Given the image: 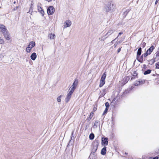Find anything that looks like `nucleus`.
I'll return each mask as SVG.
<instances>
[{
  "mask_svg": "<svg viewBox=\"0 0 159 159\" xmlns=\"http://www.w3.org/2000/svg\"><path fill=\"white\" fill-rule=\"evenodd\" d=\"M116 6L111 1L109 2L104 5L103 11L106 13L113 11Z\"/></svg>",
  "mask_w": 159,
  "mask_h": 159,
  "instance_id": "nucleus-1",
  "label": "nucleus"
},
{
  "mask_svg": "<svg viewBox=\"0 0 159 159\" xmlns=\"http://www.w3.org/2000/svg\"><path fill=\"white\" fill-rule=\"evenodd\" d=\"M0 31L4 35V38L7 40L10 39L11 38L8 31L5 26L0 24Z\"/></svg>",
  "mask_w": 159,
  "mask_h": 159,
  "instance_id": "nucleus-2",
  "label": "nucleus"
},
{
  "mask_svg": "<svg viewBox=\"0 0 159 159\" xmlns=\"http://www.w3.org/2000/svg\"><path fill=\"white\" fill-rule=\"evenodd\" d=\"M78 80L76 79H75L72 85L71 86L69 90L70 89V91L74 92L78 85Z\"/></svg>",
  "mask_w": 159,
  "mask_h": 159,
  "instance_id": "nucleus-3",
  "label": "nucleus"
},
{
  "mask_svg": "<svg viewBox=\"0 0 159 159\" xmlns=\"http://www.w3.org/2000/svg\"><path fill=\"white\" fill-rule=\"evenodd\" d=\"M35 43L32 41L30 43L28 47L26 48V51L27 52L29 53L31 51V49L35 46Z\"/></svg>",
  "mask_w": 159,
  "mask_h": 159,
  "instance_id": "nucleus-4",
  "label": "nucleus"
},
{
  "mask_svg": "<svg viewBox=\"0 0 159 159\" xmlns=\"http://www.w3.org/2000/svg\"><path fill=\"white\" fill-rule=\"evenodd\" d=\"M99 141L98 140H96L94 142V143L93 144V148L92 149V151L94 153L95 152L97 151L98 146L99 144Z\"/></svg>",
  "mask_w": 159,
  "mask_h": 159,
  "instance_id": "nucleus-5",
  "label": "nucleus"
},
{
  "mask_svg": "<svg viewBox=\"0 0 159 159\" xmlns=\"http://www.w3.org/2000/svg\"><path fill=\"white\" fill-rule=\"evenodd\" d=\"M55 11L54 7L52 6H50L47 9V11L49 15H51L53 14Z\"/></svg>",
  "mask_w": 159,
  "mask_h": 159,
  "instance_id": "nucleus-6",
  "label": "nucleus"
},
{
  "mask_svg": "<svg viewBox=\"0 0 159 159\" xmlns=\"http://www.w3.org/2000/svg\"><path fill=\"white\" fill-rule=\"evenodd\" d=\"M73 93V92L70 91L69 93H68L65 99V101L66 103H67L69 101L71 97V96Z\"/></svg>",
  "mask_w": 159,
  "mask_h": 159,
  "instance_id": "nucleus-7",
  "label": "nucleus"
},
{
  "mask_svg": "<svg viewBox=\"0 0 159 159\" xmlns=\"http://www.w3.org/2000/svg\"><path fill=\"white\" fill-rule=\"evenodd\" d=\"M102 143L103 145H107L108 143V138L103 137L102 139Z\"/></svg>",
  "mask_w": 159,
  "mask_h": 159,
  "instance_id": "nucleus-8",
  "label": "nucleus"
},
{
  "mask_svg": "<svg viewBox=\"0 0 159 159\" xmlns=\"http://www.w3.org/2000/svg\"><path fill=\"white\" fill-rule=\"evenodd\" d=\"M71 21L69 20H67L65 22V24H66L64 26V28L70 27L71 25Z\"/></svg>",
  "mask_w": 159,
  "mask_h": 159,
  "instance_id": "nucleus-9",
  "label": "nucleus"
},
{
  "mask_svg": "<svg viewBox=\"0 0 159 159\" xmlns=\"http://www.w3.org/2000/svg\"><path fill=\"white\" fill-rule=\"evenodd\" d=\"M154 49L153 45H152L147 51V52L150 55Z\"/></svg>",
  "mask_w": 159,
  "mask_h": 159,
  "instance_id": "nucleus-10",
  "label": "nucleus"
},
{
  "mask_svg": "<svg viewBox=\"0 0 159 159\" xmlns=\"http://www.w3.org/2000/svg\"><path fill=\"white\" fill-rule=\"evenodd\" d=\"M38 9L39 11L41 13L42 15V16H43L44 15V11L42 9L41 7L38 6Z\"/></svg>",
  "mask_w": 159,
  "mask_h": 159,
  "instance_id": "nucleus-11",
  "label": "nucleus"
},
{
  "mask_svg": "<svg viewBox=\"0 0 159 159\" xmlns=\"http://www.w3.org/2000/svg\"><path fill=\"white\" fill-rule=\"evenodd\" d=\"M114 31V30H113L111 29L109 30L105 35V36H107L106 37H108L111 34H112Z\"/></svg>",
  "mask_w": 159,
  "mask_h": 159,
  "instance_id": "nucleus-12",
  "label": "nucleus"
},
{
  "mask_svg": "<svg viewBox=\"0 0 159 159\" xmlns=\"http://www.w3.org/2000/svg\"><path fill=\"white\" fill-rule=\"evenodd\" d=\"M141 52H142V48H139L137 52V58H139V56L141 54Z\"/></svg>",
  "mask_w": 159,
  "mask_h": 159,
  "instance_id": "nucleus-13",
  "label": "nucleus"
},
{
  "mask_svg": "<svg viewBox=\"0 0 159 159\" xmlns=\"http://www.w3.org/2000/svg\"><path fill=\"white\" fill-rule=\"evenodd\" d=\"M36 57L37 55L35 52L32 53L30 56L31 59L33 61H34L35 60Z\"/></svg>",
  "mask_w": 159,
  "mask_h": 159,
  "instance_id": "nucleus-14",
  "label": "nucleus"
},
{
  "mask_svg": "<svg viewBox=\"0 0 159 159\" xmlns=\"http://www.w3.org/2000/svg\"><path fill=\"white\" fill-rule=\"evenodd\" d=\"M106 148L107 147L104 146L103 148L102 149L101 151V154L103 155H105L106 152Z\"/></svg>",
  "mask_w": 159,
  "mask_h": 159,
  "instance_id": "nucleus-15",
  "label": "nucleus"
},
{
  "mask_svg": "<svg viewBox=\"0 0 159 159\" xmlns=\"http://www.w3.org/2000/svg\"><path fill=\"white\" fill-rule=\"evenodd\" d=\"M137 74L136 73L135 71H134L133 74V75L131 78V80H132L135 79L137 76Z\"/></svg>",
  "mask_w": 159,
  "mask_h": 159,
  "instance_id": "nucleus-16",
  "label": "nucleus"
},
{
  "mask_svg": "<svg viewBox=\"0 0 159 159\" xmlns=\"http://www.w3.org/2000/svg\"><path fill=\"white\" fill-rule=\"evenodd\" d=\"M93 115V112H91L90 114L89 117L87 118V120L88 121H89L91 119Z\"/></svg>",
  "mask_w": 159,
  "mask_h": 159,
  "instance_id": "nucleus-17",
  "label": "nucleus"
},
{
  "mask_svg": "<svg viewBox=\"0 0 159 159\" xmlns=\"http://www.w3.org/2000/svg\"><path fill=\"white\" fill-rule=\"evenodd\" d=\"M143 56L142 55V56L140 57H139V58H137V59L139 61V62H140L141 63H142L143 61Z\"/></svg>",
  "mask_w": 159,
  "mask_h": 159,
  "instance_id": "nucleus-18",
  "label": "nucleus"
},
{
  "mask_svg": "<svg viewBox=\"0 0 159 159\" xmlns=\"http://www.w3.org/2000/svg\"><path fill=\"white\" fill-rule=\"evenodd\" d=\"M156 59V58H154V59H152L149 60V64L150 65L153 64L155 61V59Z\"/></svg>",
  "mask_w": 159,
  "mask_h": 159,
  "instance_id": "nucleus-19",
  "label": "nucleus"
},
{
  "mask_svg": "<svg viewBox=\"0 0 159 159\" xmlns=\"http://www.w3.org/2000/svg\"><path fill=\"white\" fill-rule=\"evenodd\" d=\"M144 82V81L143 80H142L141 81H139L138 82V83H135V85L136 86H138L139 85H140L141 84H142Z\"/></svg>",
  "mask_w": 159,
  "mask_h": 159,
  "instance_id": "nucleus-20",
  "label": "nucleus"
},
{
  "mask_svg": "<svg viewBox=\"0 0 159 159\" xmlns=\"http://www.w3.org/2000/svg\"><path fill=\"white\" fill-rule=\"evenodd\" d=\"M55 36V35L54 34L51 33L50 35H49V38L51 39H53Z\"/></svg>",
  "mask_w": 159,
  "mask_h": 159,
  "instance_id": "nucleus-21",
  "label": "nucleus"
},
{
  "mask_svg": "<svg viewBox=\"0 0 159 159\" xmlns=\"http://www.w3.org/2000/svg\"><path fill=\"white\" fill-rule=\"evenodd\" d=\"M151 72V70H150V69L148 70H147L144 71V75H146L149 74Z\"/></svg>",
  "mask_w": 159,
  "mask_h": 159,
  "instance_id": "nucleus-22",
  "label": "nucleus"
},
{
  "mask_svg": "<svg viewBox=\"0 0 159 159\" xmlns=\"http://www.w3.org/2000/svg\"><path fill=\"white\" fill-rule=\"evenodd\" d=\"M94 135L93 133H91L89 136V138L90 140H93L94 139Z\"/></svg>",
  "mask_w": 159,
  "mask_h": 159,
  "instance_id": "nucleus-23",
  "label": "nucleus"
},
{
  "mask_svg": "<svg viewBox=\"0 0 159 159\" xmlns=\"http://www.w3.org/2000/svg\"><path fill=\"white\" fill-rule=\"evenodd\" d=\"M105 81H100V84L99 86L100 87H102L104 85V84H105Z\"/></svg>",
  "mask_w": 159,
  "mask_h": 159,
  "instance_id": "nucleus-24",
  "label": "nucleus"
},
{
  "mask_svg": "<svg viewBox=\"0 0 159 159\" xmlns=\"http://www.w3.org/2000/svg\"><path fill=\"white\" fill-rule=\"evenodd\" d=\"M108 109V108H106L104 111L103 114H102V116H104V115H105L107 113V111Z\"/></svg>",
  "mask_w": 159,
  "mask_h": 159,
  "instance_id": "nucleus-25",
  "label": "nucleus"
},
{
  "mask_svg": "<svg viewBox=\"0 0 159 159\" xmlns=\"http://www.w3.org/2000/svg\"><path fill=\"white\" fill-rule=\"evenodd\" d=\"M149 55V54L148 53H147V52H146L144 54H142V55H143V57H147Z\"/></svg>",
  "mask_w": 159,
  "mask_h": 159,
  "instance_id": "nucleus-26",
  "label": "nucleus"
},
{
  "mask_svg": "<svg viewBox=\"0 0 159 159\" xmlns=\"http://www.w3.org/2000/svg\"><path fill=\"white\" fill-rule=\"evenodd\" d=\"M99 122V121L98 120L96 121L94 123L93 126L96 127L98 125V124Z\"/></svg>",
  "mask_w": 159,
  "mask_h": 159,
  "instance_id": "nucleus-27",
  "label": "nucleus"
},
{
  "mask_svg": "<svg viewBox=\"0 0 159 159\" xmlns=\"http://www.w3.org/2000/svg\"><path fill=\"white\" fill-rule=\"evenodd\" d=\"M116 101H115V99H114L111 102V104L112 105H113V106H114V105H115V104H116Z\"/></svg>",
  "mask_w": 159,
  "mask_h": 159,
  "instance_id": "nucleus-28",
  "label": "nucleus"
},
{
  "mask_svg": "<svg viewBox=\"0 0 159 159\" xmlns=\"http://www.w3.org/2000/svg\"><path fill=\"white\" fill-rule=\"evenodd\" d=\"M61 96L60 95L59 97L57 98V100L58 102H60L61 101Z\"/></svg>",
  "mask_w": 159,
  "mask_h": 159,
  "instance_id": "nucleus-29",
  "label": "nucleus"
},
{
  "mask_svg": "<svg viewBox=\"0 0 159 159\" xmlns=\"http://www.w3.org/2000/svg\"><path fill=\"white\" fill-rule=\"evenodd\" d=\"M123 34V32H120L119 33V35H118V36L115 39L113 40H112V41H111V43H113V42L115 41V40L120 35L122 34Z\"/></svg>",
  "mask_w": 159,
  "mask_h": 159,
  "instance_id": "nucleus-30",
  "label": "nucleus"
},
{
  "mask_svg": "<svg viewBox=\"0 0 159 159\" xmlns=\"http://www.w3.org/2000/svg\"><path fill=\"white\" fill-rule=\"evenodd\" d=\"M109 103L108 102H106V103H105V106L106 107V108H109Z\"/></svg>",
  "mask_w": 159,
  "mask_h": 159,
  "instance_id": "nucleus-31",
  "label": "nucleus"
},
{
  "mask_svg": "<svg viewBox=\"0 0 159 159\" xmlns=\"http://www.w3.org/2000/svg\"><path fill=\"white\" fill-rule=\"evenodd\" d=\"M156 68L157 69H159V62L156 64Z\"/></svg>",
  "mask_w": 159,
  "mask_h": 159,
  "instance_id": "nucleus-32",
  "label": "nucleus"
},
{
  "mask_svg": "<svg viewBox=\"0 0 159 159\" xmlns=\"http://www.w3.org/2000/svg\"><path fill=\"white\" fill-rule=\"evenodd\" d=\"M155 56H156V58L157 57H159V51H157L156 53H155Z\"/></svg>",
  "mask_w": 159,
  "mask_h": 159,
  "instance_id": "nucleus-33",
  "label": "nucleus"
},
{
  "mask_svg": "<svg viewBox=\"0 0 159 159\" xmlns=\"http://www.w3.org/2000/svg\"><path fill=\"white\" fill-rule=\"evenodd\" d=\"M4 40L3 39H1V37H0V43L2 44L4 43Z\"/></svg>",
  "mask_w": 159,
  "mask_h": 159,
  "instance_id": "nucleus-34",
  "label": "nucleus"
},
{
  "mask_svg": "<svg viewBox=\"0 0 159 159\" xmlns=\"http://www.w3.org/2000/svg\"><path fill=\"white\" fill-rule=\"evenodd\" d=\"M106 77V74H105V73H103V75L101 77L102 78L105 79Z\"/></svg>",
  "mask_w": 159,
  "mask_h": 159,
  "instance_id": "nucleus-35",
  "label": "nucleus"
},
{
  "mask_svg": "<svg viewBox=\"0 0 159 159\" xmlns=\"http://www.w3.org/2000/svg\"><path fill=\"white\" fill-rule=\"evenodd\" d=\"M105 79L102 78L101 77L100 81H105Z\"/></svg>",
  "mask_w": 159,
  "mask_h": 159,
  "instance_id": "nucleus-36",
  "label": "nucleus"
},
{
  "mask_svg": "<svg viewBox=\"0 0 159 159\" xmlns=\"http://www.w3.org/2000/svg\"><path fill=\"white\" fill-rule=\"evenodd\" d=\"M121 50V48H119L117 50L118 53H119Z\"/></svg>",
  "mask_w": 159,
  "mask_h": 159,
  "instance_id": "nucleus-37",
  "label": "nucleus"
},
{
  "mask_svg": "<svg viewBox=\"0 0 159 159\" xmlns=\"http://www.w3.org/2000/svg\"><path fill=\"white\" fill-rule=\"evenodd\" d=\"M97 108L96 107H94L93 109V111H95L97 110Z\"/></svg>",
  "mask_w": 159,
  "mask_h": 159,
  "instance_id": "nucleus-38",
  "label": "nucleus"
},
{
  "mask_svg": "<svg viewBox=\"0 0 159 159\" xmlns=\"http://www.w3.org/2000/svg\"><path fill=\"white\" fill-rule=\"evenodd\" d=\"M146 45V43L145 42L143 43V47H144Z\"/></svg>",
  "mask_w": 159,
  "mask_h": 159,
  "instance_id": "nucleus-39",
  "label": "nucleus"
},
{
  "mask_svg": "<svg viewBox=\"0 0 159 159\" xmlns=\"http://www.w3.org/2000/svg\"><path fill=\"white\" fill-rule=\"evenodd\" d=\"M19 7H18V6H17L15 8H14V10H16Z\"/></svg>",
  "mask_w": 159,
  "mask_h": 159,
  "instance_id": "nucleus-40",
  "label": "nucleus"
},
{
  "mask_svg": "<svg viewBox=\"0 0 159 159\" xmlns=\"http://www.w3.org/2000/svg\"><path fill=\"white\" fill-rule=\"evenodd\" d=\"M159 0H156V2H155V4L156 5L157 4V3L159 1Z\"/></svg>",
  "mask_w": 159,
  "mask_h": 159,
  "instance_id": "nucleus-41",
  "label": "nucleus"
},
{
  "mask_svg": "<svg viewBox=\"0 0 159 159\" xmlns=\"http://www.w3.org/2000/svg\"><path fill=\"white\" fill-rule=\"evenodd\" d=\"M117 44H117V43H115V44H114V46L115 47H116V46H117Z\"/></svg>",
  "mask_w": 159,
  "mask_h": 159,
  "instance_id": "nucleus-42",
  "label": "nucleus"
},
{
  "mask_svg": "<svg viewBox=\"0 0 159 159\" xmlns=\"http://www.w3.org/2000/svg\"><path fill=\"white\" fill-rule=\"evenodd\" d=\"M153 159H158V157H155L153 158Z\"/></svg>",
  "mask_w": 159,
  "mask_h": 159,
  "instance_id": "nucleus-43",
  "label": "nucleus"
},
{
  "mask_svg": "<svg viewBox=\"0 0 159 159\" xmlns=\"http://www.w3.org/2000/svg\"><path fill=\"white\" fill-rule=\"evenodd\" d=\"M121 43V41H119L117 43V44H120V43Z\"/></svg>",
  "mask_w": 159,
  "mask_h": 159,
  "instance_id": "nucleus-44",
  "label": "nucleus"
},
{
  "mask_svg": "<svg viewBox=\"0 0 159 159\" xmlns=\"http://www.w3.org/2000/svg\"><path fill=\"white\" fill-rule=\"evenodd\" d=\"M125 154H127L128 153H127L126 152H125Z\"/></svg>",
  "mask_w": 159,
  "mask_h": 159,
  "instance_id": "nucleus-45",
  "label": "nucleus"
},
{
  "mask_svg": "<svg viewBox=\"0 0 159 159\" xmlns=\"http://www.w3.org/2000/svg\"><path fill=\"white\" fill-rule=\"evenodd\" d=\"M158 157V159H159V156L158 157Z\"/></svg>",
  "mask_w": 159,
  "mask_h": 159,
  "instance_id": "nucleus-46",
  "label": "nucleus"
}]
</instances>
